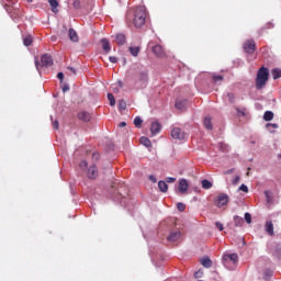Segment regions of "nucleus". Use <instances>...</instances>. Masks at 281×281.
Listing matches in <instances>:
<instances>
[{
  "label": "nucleus",
  "instance_id": "1",
  "mask_svg": "<svg viewBox=\"0 0 281 281\" xmlns=\"http://www.w3.org/2000/svg\"><path fill=\"white\" fill-rule=\"evenodd\" d=\"M268 81H269V68L261 67L257 72L256 89H258V91H260V89H265Z\"/></svg>",
  "mask_w": 281,
  "mask_h": 281
},
{
  "label": "nucleus",
  "instance_id": "2",
  "mask_svg": "<svg viewBox=\"0 0 281 281\" xmlns=\"http://www.w3.org/2000/svg\"><path fill=\"white\" fill-rule=\"evenodd\" d=\"M223 265L226 267V269H229V271H234L236 267L238 266V255L237 254H225L223 256Z\"/></svg>",
  "mask_w": 281,
  "mask_h": 281
},
{
  "label": "nucleus",
  "instance_id": "3",
  "mask_svg": "<svg viewBox=\"0 0 281 281\" xmlns=\"http://www.w3.org/2000/svg\"><path fill=\"white\" fill-rule=\"evenodd\" d=\"M146 23V7H137L134 13L135 27H142Z\"/></svg>",
  "mask_w": 281,
  "mask_h": 281
},
{
  "label": "nucleus",
  "instance_id": "4",
  "mask_svg": "<svg viewBox=\"0 0 281 281\" xmlns=\"http://www.w3.org/2000/svg\"><path fill=\"white\" fill-rule=\"evenodd\" d=\"M228 203H229V195H227L226 193H220L216 196L215 205L217 207H224V205H227Z\"/></svg>",
  "mask_w": 281,
  "mask_h": 281
},
{
  "label": "nucleus",
  "instance_id": "5",
  "mask_svg": "<svg viewBox=\"0 0 281 281\" xmlns=\"http://www.w3.org/2000/svg\"><path fill=\"white\" fill-rule=\"evenodd\" d=\"M171 137L173 139H186V132H182L179 127H173L171 131Z\"/></svg>",
  "mask_w": 281,
  "mask_h": 281
},
{
  "label": "nucleus",
  "instance_id": "6",
  "mask_svg": "<svg viewBox=\"0 0 281 281\" xmlns=\"http://www.w3.org/2000/svg\"><path fill=\"white\" fill-rule=\"evenodd\" d=\"M42 67H52L54 65V59L52 58V55L44 54L41 57Z\"/></svg>",
  "mask_w": 281,
  "mask_h": 281
},
{
  "label": "nucleus",
  "instance_id": "7",
  "mask_svg": "<svg viewBox=\"0 0 281 281\" xmlns=\"http://www.w3.org/2000/svg\"><path fill=\"white\" fill-rule=\"evenodd\" d=\"M244 49L247 54H254V52H256V42H254V40H248L244 44Z\"/></svg>",
  "mask_w": 281,
  "mask_h": 281
},
{
  "label": "nucleus",
  "instance_id": "8",
  "mask_svg": "<svg viewBox=\"0 0 281 281\" xmlns=\"http://www.w3.org/2000/svg\"><path fill=\"white\" fill-rule=\"evenodd\" d=\"M190 188V184H188V180L181 179L178 184V190L180 194H186L188 192V189Z\"/></svg>",
  "mask_w": 281,
  "mask_h": 281
},
{
  "label": "nucleus",
  "instance_id": "9",
  "mask_svg": "<svg viewBox=\"0 0 281 281\" xmlns=\"http://www.w3.org/2000/svg\"><path fill=\"white\" fill-rule=\"evenodd\" d=\"M153 54H155V56H157L158 58H164V56H166V52L164 50V46L161 45H156L153 47L151 49Z\"/></svg>",
  "mask_w": 281,
  "mask_h": 281
},
{
  "label": "nucleus",
  "instance_id": "10",
  "mask_svg": "<svg viewBox=\"0 0 281 281\" xmlns=\"http://www.w3.org/2000/svg\"><path fill=\"white\" fill-rule=\"evenodd\" d=\"M151 135H157L161 133V124L159 122H153L150 126Z\"/></svg>",
  "mask_w": 281,
  "mask_h": 281
},
{
  "label": "nucleus",
  "instance_id": "11",
  "mask_svg": "<svg viewBox=\"0 0 281 281\" xmlns=\"http://www.w3.org/2000/svg\"><path fill=\"white\" fill-rule=\"evenodd\" d=\"M88 177H89V179H95V177H98V167L91 166L88 169Z\"/></svg>",
  "mask_w": 281,
  "mask_h": 281
},
{
  "label": "nucleus",
  "instance_id": "12",
  "mask_svg": "<svg viewBox=\"0 0 281 281\" xmlns=\"http://www.w3.org/2000/svg\"><path fill=\"white\" fill-rule=\"evenodd\" d=\"M180 238H181V233L180 232H172L168 236V240H170L171 243H176V240H178Z\"/></svg>",
  "mask_w": 281,
  "mask_h": 281
},
{
  "label": "nucleus",
  "instance_id": "13",
  "mask_svg": "<svg viewBox=\"0 0 281 281\" xmlns=\"http://www.w3.org/2000/svg\"><path fill=\"white\" fill-rule=\"evenodd\" d=\"M101 45L103 47V52H105L106 54L111 52V44H109V40L106 38L101 40Z\"/></svg>",
  "mask_w": 281,
  "mask_h": 281
},
{
  "label": "nucleus",
  "instance_id": "14",
  "mask_svg": "<svg viewBox=\"0 0 281 281\" xmlns=\"http://www.w3.org/2000/svg\"><path fill=\"white\" fill-rule=\"evenodd\" d=\"M69 38L72 41V43H78V33H76V30L69 29Z\"/></svg>",
  "mask_w": 281,
  "mask_h": 281
},
{
  "label": "nucleus",
  "instance_id": "15",
  "mask_svg": "<svg viewBox=\"0 0 281 281\" xmlns=\"http://www.w3.org/2000/svg\"><path fill=\"white\" fill-rule=\"evenodd\" d=\"M79 120H81L82 122H89V120H91V114L88 112H80L78 114Z\"/></svg>",
  "mask_w": 281,
  "mask_h": 281
},
{
  "label": "nucleus",
  "instance_id": "16",
  "mask_svg": "<svg viewBox=\"0 0 281 281\" xmlns=\"http://www.w3.org/2000/svg\"><path fill=\"white\" fill-rule=\"evenodd\" d=\"M115 41H116L117 45H124V43H126V35L117 34L115 36Z\"/></svg>",
  "mask_w": 281,
  "mask_h": 281
},
{
  "label": "nucleus",
  "instance_id": "17",
  "mask_svg": "<svg viewBox=\"0 0 281 281\" xmlns=\"http://www.w3.org/2000/svg\"><path fill=\"white\" fill-rule=\"evenodd\" d=\"M158 188L160 190V192H168V183H166V181L160 180L158 182Z\"/></svg>",
  "mask_w": 281,
  "mask_h": 281
},
{
  "label": "nucleus",
  "instance_id": "18",
  "mask_svg": "<svg viewBox=\"0 0 281 281\" xmlns=\"http://www.w3.org/2000/svg\"><path fill=\"white\" fill-rule=\"evenodd\" d=\"M48 3L52 8V12L56 13L58 12V1L57 0H48Z\"/></svg>",
  "mask_w": 281,
  "mask_h": 281
},
{
  "label": "nucleus",
  "instance_id": "19",
  "mask_svg": "<svg viewBox=\"0 0 281 281\" xmlns=\"http://www.w3.org/2000/svg\"><path fill=\"white\" fill-rule=\"evenodd\" d=\"M201 265L205 267V269H210L212 267V260L209 257L201 259Z\"/></svg>",
  "mask_w": 281,
  "mask_h": 281
},
{
  "label": "nucleus",
  "instance_id": "20",
  "mask_svg": "<svg viewBox=\"0 0 281 281\" xmlns=\"http://www.w3.org/2000/svg\"><path fill=\"white\" fill-rule=\"evenodd\" d=\"M266 232L269 236H273V223L267 222L266 223Z\"/></svg>",
  "mask_w": 281,
  "mask_h": 281
},
{
  "label": "nucleus",
  "instance_id": "21",
  "mask_svg": "<svg viewBox=\"0 0 281 281\" xmlns=\"http://www.w3.org/2000/svg\"><path fill=\"white\" fill-rule=\"evenodd\" d=\"M273 80H278V78H281V69L274 68L271 71Z\"/></svg>",
  "mask_w": 281,
  "mask_h": 281
},
{
  "label": "nucleus",
  "instance_id": "22",
  "mask_svg": "<svg viewBox=\"0 0 281 281\" xmlns=\"http://www.w3.org/2000/svg\"><path fill=\"white\" fill-rule=\"evenodd\" d=\"M204 126L205 128H207V131H212V117H204Z\"/></svg>",
  "mask_w": 281,
  "mask_h": 281
},
{
  "label": "nucleus",
  "instance_id": "23",
  "mask_svg": "<svg viewBox=\"0 0 281 281\" xmlns=\"http://www.w3.org/2000/svg\"><path fill=\"white\" fill-rule=\"evenodd\" d=\"M139 80L143 82V85H146L148 82V72L143 71L139 75Z\"/></svg>",
  "mask_w": 281,
  "mask_h": 281
},
{
  "label": "nucleus",
  "instance_id": "24",
  "mask_svg": "<svg viewBox=\"0 0 281 281\" xmlns=\"http://www.w3.org/2000/svg\"><path fill=\"white\" fill-rule=\"evenodd\" d=\"M130 54H132L134 57L138 56L139 54V46H131L128 48Z\"/></svg>",
  "mask_w": 281,
  "mask_h": 281
},
{
  "label": "nucleus",
  "instance_id": "25",
  "mask_svg": "<svg viewBox=\"0 0 281 281\" xmlns=\"http://www.w3.org/2000/svg\"><path fill=\"white\" fill-rule=\"evenodd\" d=\"M263 120L266 122H271V120H273V112L271 111H266L263 114Z\"/></svg>",
  "mask_w": 281,
  "mask_h": 281
},
{
  "label": "nucleus",
  "instance_id": "26",
  "mask_svg": "<svg viewBox=\"0 0 281 281\" xmlns=\"http://www.w3.org/2000/svg\"><path fill=\"white\" fill-rule=\"evenodd\" d=\"M236 111H237V115L238 117H246L247 115V109L243 108H236Z\"/></svg>",
  "mask_w": 281,
  "mask_h": 281
},
{
  "label": "nucleus",
  "instance_id": "27",
  "mask_svg": "<svg viewBox=\"0 0 281 281\" xmlns=\"http://www.w3.org/2000/svg\"><path fill=\"white\" fill-rule=\"evenodd\" d=\"M266 128L269 131V133H274L276 128H278V124H276V123H268L266 125Z\"/></svg>",
  "mask_w": 281,
  "mask_h": 281
},
{
  "label": "nucleus",
  "instance_id": "28",
  "mask_svg": "<svg viewBox=\"0 0 281 281\" xmlns=\"http://www.w3.org/2000/svg\"><path fill=\"white\" fill-rule=\"evenodd\" d=\"M201 183H202V188L204 190H210L212 188V182H210V180H207V179L202 180Z\"/></svg>",
  "mask_w": 281,
  "mask_h": 281
},
{
  "label": "nucleus",
  "instance_id": "29",
  "mask_svg": "<svg viewBox=\"0 0 281 281\" xmlns=\"http://www.w3.org/2000/svg\"><path fill=\"white\" fill-rule=\"evenodd\" d=\"M234 223H235L236 227H243V217L235 215Z\"/></svg>",
  "mask_w": 281,
  "mask_h": 281
},
{
  "label": "nucleus",
  "instance_id": "30",
  "mask_svg": "<svg viewBox=\"0 0 281 281\" xmlns=\"http://www.w3.org/2000/svg\"><path fill=\"white\" fill-rule=\"evenodd\" d=\"M186 104H187V101H177L176 109H178L179 111H183V109H186Z\"/></svg>",
  "mask_w": 281,
  "mask_h": 281
},
{
  "label": "nucleus",
  "instance_id": "31",
  "mask_svg": "<svg viewBox=\"0 0 281 281\" xmlns=\"http://www.w3.org/2000/svg\"><path fill=\"white\" fill-rule=\"evenodd\" d=\"M23 44L25 45V47H30L32 45V36L27 35L26 37H24Z\"/></svg>",
  "mask_w": 281,
  "mask_h": 281
},
{
  "label": "nucleus",
  "instance_id": "32",
  "mask_svg": "<svg viewBox=\"0 0 281 281\" xmlns=\"http://www.w3.org/2000/svg\"><path fill=\"white\" fill-rule=\"evenodd\" d=\"M143 122H144V121H143L142 117H139V116H136V117L134 119V125L136 126V128H140Z\"/></svg>",
  "mask_w": 281,
  "mask_h": 281
},
{
  "label": "nucleus",
  "instance_id": "33",
  "mask_svg": "<svg viewBox=\"0 0 281 281\" xmlns=\"http://www.w3.org/2000/svg\"><path fill=\"white\" fill-rule=\"evenodd\" d=\"M140 144H143V146H146V148H149L150 146V139H148L147 137H140Z\"/></svg>",
  "mask_w": 281,
  "mask_h": 281
},
{
  "label": "nucleus",
  "instance_id": "34",
  "mask_svg": "<svg viewBox=\"0 0 281 281\" xmlns=\"http://www.w3.org/2000/svg\"><path fill=\"white\" fill-rule=\"evenodd\" d=\"M108 100H110V106H115V97L112 93H108Z\"/></svg>",
  "mask_w": 281,
  "mask_h": 281
},
{
  "label": "nucleus",
  "instance_id": "35",
  "mask_svg": "<svg viewBox=\"0 0 281 281\" xmlns=\"http://www.w3.org/2000/svg\"><path fill=\"white\" fill-rule=\"evenodd\" d=\"M227 98H228V102H231L232 104H234L236 97H234V93L228 92L227 93Z\"/></svg>",
  "mask_w": 281,
  "mask_h": 281
},
{
  "label": "nucleus",
  "instance_id": "36",
  "mask_svg": "<svg viewBox=\"0 0 281 281\" xmlns=\"http://www.w3.org/2000/svg\"><path fill=\"white\" fill-rule=\"evenodd\" d=\"M244 218H245L246 223L248 225H250V223H251V214L245 213Z\"/></svg>",
  "mask_w": 281,
  "mask_h": 281
},
{
  "label": "nucleus",
  "instance_id": "37",
  "mask_svg": "<svg viewBox=\"0 0 281 281\" xmlns=\"http://www.w3.org/2000/svg\"><path fill=\"white\" fill-rule=\"evenodd\" d=\"M177 207H178L179 212H184V211H186V204H183V203H181V202H179V203L177 204Z\"/></svg>",
  "mask_w": 281,
  "mask_h": 281
},
{
  "label": "nucleus",
  "instance_id": "38",
  "mask_svg": "<svg viewBox=\"0 0 281 281\" xmlns=\"http://www.w3.org/2000/svg\"><path fill=\"white\" fill-rule=\"evenodd\" d=\"M119 109H120L121 111H124V110L126 109V102L120 101V102H119Z\"/></svg>",
  "mask_w": 281,
  "mask_h": 281
},
{
  "label": "nucleus",
  "instance_id": "39",
  "mask_svg": "<svg viewBox=\"0 0 281 281\" xmlns=\"http://www.w3.org/2000/svg\"><path fill=\"white\" fill-rule=\"evenodd\" d=\"M223 80V76L218 75V76H213V81L214 82H222Z\"/></svg>",
  "mask_w": 281,
  "mask_h": 281
},
{
  "label": "nucleus",
  "instance_id": "40",
  "mask_svg": "<svg viewBox=\"0 0 281 281\" xmlns=\"http://www.w3.org/2000/svg\"><path fill=\"white\" fill-rule=\"evenodd\" d=\"M239 190L241 191V192H249V188L246 186V184H241L240 187H239Z\"/></svg>",
  "mask_w": 281,
  "mask_h": 281
},
{
  "label": "nucleus",
  "instance_id": "41",
  "mask_svg": "<svg viewBox=\"0 0 281 281\" xmlns=\"http://www.w3.org/2000/svg\"><path fill=\"white\" fill-rule=\"evenodd\" d=\"M175 181H177V178H172V177H167L166 178L167 183H175Z\"/></svg>",
  "mask_w": 281,
  "mask_h": 281
},
{
  "label": "nucleus",
  "instance_id": "42",
  "mask_svg": "<svg viewBox=\"0 0 281 281\" xmlns=\"http://www.w3.org/2000/svg\"><path fill=\"white\" fill-rule=\"evenodd\" d=\"M57 78H58V80H60V82H63V80H65V74L58 72Z\"/></svg>",
  "mask_w": 281,
  "mask_h": 281
},
{
  "label": "nucleus",
  "instance_id": "43",
  "mask_svg": "<svg viewBox=\"0 0 281 281\" xmlns=\"http://www.w3.org/2000/svg\"><path fill=\"white\" fill-rule=\"evenodd\" d=\"M194 277H195V278H203V271H202V270H198V271L194 273Z\"/></svg>",
  "mask_w": 281,
  "mask_h": 281
},
{
  "label": "nucleus",
  "instance_id": "44",
  "mask_svg": "<svg viewBox=\"0 0 281 281\" xmlns=\"http://www.w3.org/2000/svg\"><path fill=\"white\" fill-rule=\"evenodd\" d=\"M79 166H80L81 170H85V168H87L88 164L86 160H82Z\"/></svg>",
  "mask_w": 281,
  "mask_h": 281
},
{
  "label": "nucleus",
  "instance_id": "45",
  "mask_svg": "<svg viewBox=\"0 0 281 281\" xmlns=\"http://www.w3.org/2000/svg\"><path fill=\"white\" fill-rule=\"evenodd\" d=\"M215 225H216L217 229H220V232H223L224 227L221 222H216Z\"/></svg>",
  "mask_w": 281,
  "mask_h": 281
},
{
  "label": "nucleus",
  "instance_id": "46",
  "mask_svg": "<svg viewBox=\"0 0 281 281\" xmlns=\"http://www.w3.org/2000/svg\"><path fill=\"white\" fill-rule=\"evenodd\" d=\"M109 60H110V63L115 64V63H117V57H115V56H110V57H109Z\"/></svg>",
  "mask_w": 281,
  "mask_h": 281
},
{
  "label": "nucleus",
  "instance_id": "47",
  "mask_svg": "<svg viewBox=\"0 0 281 281\" xmlns=\"http://www.w3.org/2000/svg\"><path fill=\"white\" fill-rule=\"evenodd\" d=\"M239 181H240V177L237 176V177L234 178L233 184L236 186V183H238Z\"/></svg>",
  "mask_w": 281,
  "mask_h": 281
},
{
  "label": "nucleus",
  "instance_id": "48",
  "mask_svg": "<svg viewBox=\"0 0 281 281\" xmlns=\"http://www.w3.org/2000/svg\"><path fill=\"white\" fill-rule=\"evenodd\" d=\"M63 91H64V93H67V91H69V85H64Z\"/></svg>",
  "mask_w": 281,
  "mask_h": 281
},
{
  "label": "nucleus",
  "instance_id": "49",
  "mask_svg": "<svg viewBox=\"0 0 281 281\" xmlns=\"http://www.w3.org/2000/svg\"><path fill=\"white\" fill-rule=\"evenodd\" d=\"M53 128H54L55 131H58V121H55V122L53 123Z\"/></svg>",
  "mask_w": 281,
  "mask_h": 281
},
{
  "label": "nucleus",
  "instance_id": "50",
  "mask_svg": "<svg viewBox=\"0 0 281 281\" xmlns=\"http://www.w3.org/2000/svg\"><path fill=\"white\" fill-rule=\"evenodd\" d=\"M149 181H153V183H157V178H155V176H149Z\"/></svg>",
  "mask_w": 281,
  "mask_h": 281
},
{
  "label": "nucleus",
  "instance_id": "51",
  "mask_svg": "<svg viewBox=\"0 0 281 281\" xmlns=\"http://www.w3.org/2000/svg\"><path fill=\"white\" fill-rule=\"evenodd\" d=\"M68 70L71 71L74 74V76H76L77 71L76 68L74 67H68Z\"/></svg>",
  "mask_w": 281,
  "mask_h": 281
},
{
  "label": "nucleus",
  "instance_id": "52",
  "mask_svg": "<svg viewBox=\"0 0 281 281\" xmlns=\"http://www.w3.org/2000/svg\"><path fill=\"white\" fill-rule=\"evenodd\" d=\"M35 67H36L37 71H38V69L41 67V64H38V59L37 58H35Z\"/></svg>",
  "mask_w": 281,
  "mask_h": 281
},
{
  "label": "nucleus",
  "instance_id": "53",
  "mask_svg": "<svg viewBox=\"0 0 281 281\" xmlns=\"http://www.w3.org/2000/svg\"><path fill=\"white\" fill-rule=\"evenodd\" d=\"M119 126H120L121 128H124V126H126V122H121V123L119 124Z\"/></svg>",
  "mask_w": 281,
  "mask_h": 281
},
{
  "label": "nucleus",
  "instance_id": "54",
  "mask_svg": "<svg viewBox=\"0 0 281 281\" xmlns=\"http://www.w3.org/2000/svg\"><path fill=\"white\" fill-rule=\"evenodd\" d=\"M117 85H119L120 89H122L124 87V82H122V81H117Z\"/></svg>",
  "mask_w": 281,
  "mask_h": 281
},
{
  "label": "nucleus",
  "instance_id": "55",
  "mask_svg": "<svg viewBox=\"0 0 281 281\" xmlns=\"http://www.w3.org/2000/svg\"><path fill=\"white\" fill-rule=\"evenodd\" d=\"M98 157H100L99 154H93V158H94V159H98Z\"/></svg>",
  "mask_w": 281,
  "mask_h": 281
},
{
  "label": "nucleus",
  "instance_id": "56",
  "mask_svg": "<svg viewBox=\"0 0 281 281\" xmlns=\"http://www.w3.org/2000/svg\"><path fill=\"white\" fill-rule=\"evenodd\" d=\"M79 3H80V2L75 1V3H74L75 8H76V7H78V5H79Z\"/></svg>",
  "mask_w": 281,
  "mask_h": 281
},
{
  "label": "nucleus",
  "instance_id": "57",
  "mask_svg": "<svg viewBox=\"0 0 281 281\" xmlns=\"http://www.w3.org/2000/svg\"><path fill=\"white\" fill-rule=\"evenodd\" d=\"M265 194L267 198H269V191H266Z\"/></svg>",
  "mask_w": 281,
  "mask_h": 281
},
{
  "label": "nucleus",
  "instance_id": "58",
  "mask_svg": "<svg viewBox=\"0 0 281 281\" xmlns=\"http://www.w3.org/2000/svg\"><path fill=\"white\" fill-rule=\"evenodd\" d=\"M116 91H119V90H114V93H116Z\"/></svg>",
  "mask_w": 281,
  "mask_h": 281
},
{
  "label": "nucleus",
  "instance_id": "59",
  "mask_svg": "<svg viewBox=\"0 0 281 281\" xmlns=\"http://www.w3.org/2000/svg\"><path fill=\"white\" fill-rule=\"evenodd\" d=\"M116 91H119V90H114V93H116Z\"/></svg>",
  "mask_w": 281,
  "mask_h": 281
},
{
  "label": "nucleus",
  "instance_id": "60",
  "mask_svg": "<svg viewBox=\"0 0 281 281\" xmlns=\"http://www.w3.org/2000/svg\"><path fill=\"white\" fill-rule=\"evenodd\" d=\"M116 91H119V90H114V93H116Z\"/></svg>",
  "mask_w": 281,
  "mask_h": 281
}]
</instances>
